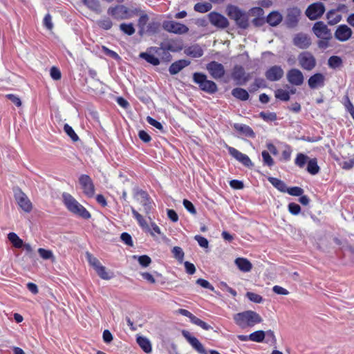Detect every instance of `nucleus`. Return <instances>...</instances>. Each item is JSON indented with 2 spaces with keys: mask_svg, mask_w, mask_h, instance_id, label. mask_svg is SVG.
<instances>
[{
  "mask_svg": "<svg viewBox=\"0 0 354 354\" xmlns=\"http://www.w3.org/2000/svg\"><path fill=\"white\" fill-rule=\"evenodd\" d=\"M233 319L235 324L242 329L253 327L254 325L263 322L260 315L253 310H245L234 314Z\"/></svg>",
  "mask_w": 354,
  "mask_h": 354,
  "instance_id": "1",
  "label": "nucleus"
},
{
  "mask_svg": "<svg viewBox=\"0 0 354 354\" xmlns=\"http://www.w3.org/2000/svg\"><path fill=\"white\" fill-rule=\"evenodd\" d=\"M62 199L64 204L70 212L84 219L91 218V215L88 211L70 194L64 192Z\"/></svg>",
  "mask_w": 354,
  "mask_h": 354,
  "instance_id": "2",
  "label": "nucleus"
},
{
  "mask_svg": "<svg viewBox=\"0 0 354 354\" xmlns=\"http://www.w3.org/2000/svg\"><path fill=\"white\" fill-rule=\"evenodd\" d=\"M227 16L235 21L236 25L241 29L245 30L249 27L248 14L234 5H228L226 8Z\"/></svg>",
  "mask_w": 354,
  "mask_h": 354,
  "instance_id": "3",
  "label": "nucleus"
},
{
  "mask_svg": "<svg viewBox=\"0 0 354 354\" xmlns=\"http://www.w3.org/2000/svg\"><path fill=\"white\" fill-rule=\"evenodd\" d=\"M193 81L197 84L200 89L207 93L214 94L218 91L216 84L207 80V75L202 73L196 72L193 74Z\"/></svg>",
  "mask_w": 354,
  "mask_h": 354,
  "instance_id": "4",
  "label": "nucleus"
},
{
  "mask_svg": "<svg viewBox=\"0 0 354 354\" xmlns=\"http://www.w3.org/2000/svg\"><path fill=\"white\" fill-rule=\"evenodd\" d=\"M14 198L18 205L25 212L29 213L32 211V205L26 194L18 187L13 188Z\"/></svg>",
  "mask_w": 354,
  "mask_h": 354,
  "instance_id": "5",
  "label": "nucleus"
},
{
  "mask_svg": "<svg viewBox=\"0 0 354 354\" xmlns=\"http://www.w3.org/2000/svg\"><path fill=\"white\" fill-rule=\"evenodd\" d=\"M297 59L299 66L306 71H310L316 66V59L309 51L300 53Z\"/></svg>",
  "mask_w": 354,
  "mask_h": 354,
  "instance_id": "6",
  "label": "nucleus"
},
{
  "mask_svg": "<svg viewBox=\"0 0 354 354\" xmlns=\"http://www.w3.org/2000/svg\"><path fill=\"white\" fill-rule=\"evenodd\" d=\"M325 10V6L323 3L315 2L307 7L305 15L310 20H317L322 17Z\"/></svg>",
  "mask_w": 354,
  "mask_h": 354,
  "instance_id": "7",
  "label": "nucleus"
},
{
  "mask_svg": "<svg viewBox=\"0 0 354 354\" xmlns=\"http://www.w3.org/2000/svg\"><path fill=\"white\" fill-rule=\"evenodd\" d=\"M162 28L167 32L176 35L185 34L189 31L187 26L175 21H164L162 22Z\"/></svg>",
  "mask_w": 354,
  "mask_h": 354,
  "instance_id": "8",
  "label": "nucleus"
},
{
  "mask_svg": "<svg viewBox=\"0 0 354 354\" xmlns=\"http://www.w3.org/2000/svg\"><path fill=\"white\" fill-rule=\"evenodd\" d=\"M107 14L117 20L129 19V8L124 5L118 4L111 6L107 10Z\"/></svg>",
  "mask_w": 354,
  "mask_h": 354,
  "instance_id": "9",
  "label": "nucleus"
},
{
  "mask_svg": "<svg viewBox=\"0 0 354 354\" xmlns=\"http://www.w3.org/2000/svg\"><path fill=\"white\" fill-rule=\"evenodd\" d=\"M301 11L298 7H292L287 9L285 24L288 28H295L299 23Z\"/></svg>",
  "mask_w": 354,
  "mask_h": 354,
  "instance_id": "10",
  "label": "nucleus"
},
{
  "mask_svg": "<svg viewBox=\"0 0 354 354\" xmlns=\"http://www.w3.org/2000/svg\"><path fill=\"white\" fill-rule=\"evenodd\" d=\"M232 77L237 85H244L249 81L250 76L246 73L243 67L240 65H235L232 73Z\"/></svg>",
  "mask_w": 354,
  "mask_h": 354,
  "instance_id": "11",
  "label": "nucleus"
},
{
  "mask_svg": "<svg viewBox=\"0 0 354 354\" xmlns=\"http://www.w3.org/2000/svg\"><path fill=\"white\" fill-rule=\"evenodd\" d=\"M313 32L319 39H332V33L323 21H319L314 24L312 28Z\"/></svg>",
  "mask_w": 354,
  "mask_h": 354,
  "instance_id": "12",
  "label": "nucleus"
},
{
  "mask_svg": "<svg viewBox=\"0 0 354 354\" xmlns=\"http://www.w3.org/2000/svg\"><path fill=\"white\" fill-rule=\"evenodd\" d=\"M206 69L210 75L216 80L223 77L225 73L223 65L216 61H212L208 63L206 66Z\"/></svg>",
  "mask_w": 354,
  "mask_h": 354,
  "instance_id": "13",
  "label": "nucleus"
},
{
  "mask_svg": "<svg viewBox=\"0 0 354 354\" xmlns=\"http://www.w3.org/2000/svg\"><path fill=\"white\" fill-rule=\"evenodd\" d=\"M79 183L83 189V192L88 197H93L95 193L93 183L89 176L82 174L79 178Z\"/></svg>",
  "mask_w": 354,
  "mask_h": 354,
  "instance_id": "14",
  "label": "nucleus"
},
{
  "mask_svg": "<svg viewBox=\"0 0 354 354\" xmlns=\"http://www.w3.org/2000/svg\"><path fill=\"white\" fill-rule=\"evenodd\" d=\"M292 44L300 49H307L311 45L312 41L307 34L299 32L293 37Z\"/></svg>",
  "mask_w": 354,
  "mask_h": 354,
  "instance_id": "15",
  "label": "nucleus"
},
{
  "mask_svg": "<svg viewBox=\"0 0 354 354\" xmlns=\"http://www.w3.org/2000/svg\"><path fill=\"white\" fill-rule=\"evenodd\" d=\"M288 82L294 86H301L304 83V77L302 72L297 68H291L286 73Z\"/></svg>",
  "mask_w": 354,
  "mask_h": 354,
  "instance_id": "16",
  "label": "nucleus"
},
{
  "mask_svg": "<svg viewBox=\"0 0 354 354\" xmlns=\"http://www.w3.org/2000/svg\"><path fill=\"white\" fill-rule=\"evenodd\" d=\"M352 35L351 28L345 24L338 26L334 33L335 39L342 42L348 41Z\"/></svg>",
  "mask_w": 354,
  "mask_h": 354,
  "instance_id": "17",
  "label": "nucleus"
},
{
  "mask_svg": "<svg viewBox=\"0 0 354 354\" xmlns=\"http://www.w3.org/2000/svg\"><path fill=\"white\" fill-rule=\"evenodd\" d=\"M208 17L210 23L218 28H225L229 26L227 19L218 12H212L208 15Z\"/></svg>",
  "mask_w": 354,
  "mask_h": 354,
  "instance_id": "18",
  "label": "nucleus"
},
{
  "mask_svg": "<svg viewBox=\"0 0 354 354\" xmlns=\"http://www.w3.org/2000/svg\"><path fill=\"white\" fill-rule=\"evenodd\" d=\"M227 150L232 157L241 162L244 166L250 167L253 165L250 158L247 155L238 151L236 149L232 147H227Z\"/></svg>",
  "mask_w": 354,
  "mask_h": 354,
  "instance_id": "19",
  "label": "nucleus"
},
{
  "mask_svg": "<svg viewBox=\"0 0 354 354\" xmlns=\"http://www.w3.org/2000/svg\"><path fill=\"white\" fill-rule=\"evenodd\" d=\"M284 74V71L280 66H273L269 68L266 73L265 76L266 79L271 82L279 81Z\"/></svg>",
  "mask_w": 354,
  "mask_h": 354,
  "instance_id": "20",
  "label": "nucleus"
},
{
  "mask_svg": "<svg viewBox=\"0 0 354 354\" xmlns=\"http://www.w3.org/2000/svg\"><path fill=\"white\" fill-rule=\"evenodd\" d=\"M324 76L322 73H317L310 76L308 79V84L310 88L315 89L319 86H323L324 84Z\"/></svg>",
  "mask_w": 354,
  "mask_h": 354,
  "instance_id": "21",
  "label": "nucleus"
},
{
  "mask_svg": "<svg viewBox=\"0 0 354 354\" xmlns=\"http://www.w3.org/2000/svg\"><path fill=\"white\" fill-rule=\"evenodd\" d=\"M250 11L253 15L258 16L252 21L253 25L256 27H261L264 25V24L266 22V19L265 20V19L262 17L264 14L263 9L260 7H255L252 8Z\"/></svg>",
  "mask_w": 354,
  "mask_h": 354,
  "instance_id": "22",
  "label": "nucleus"
},
{
  "mask_svg": "<svg viewBox=\"0 0 354 354\" xmlns=\"http://www.w3.org/2000/svg\"><path fill=\"white\" fill-rule=\"evenodd\" d=\"M190 61L187 59H180L174 62L171 64L169 68V71L171 75H176L182 69L190 64Z\"/></svg>",
  "mask_w": 354,
  "mask_h": 354,
  "instance_id": "23",
  "label": "nucleus"
},
{
  "mask_svg": "<svg viewBox=\"0 0 354 354\" xmlns=\"http://www.w3.org/2000/svg\"><path fill=\"white\" fill-rule=\"evenodd\" d=\"M184 53L185 55L191 57L199 58L203 55L204 51L200 45L194 44L186 48Z\"/></svg>",
  "mask_w": 354,
  "mask_h": 354,
  "instance_id": "24",
  "label": "nucleus"
},
{
  "mask_svg": "<svg viewBox=\"0 0 354 354\" xmlns=\"http://www.w3.org/2000/svg\"><path fill=\"white\" fill-rule=\"evenodd\" d=\"M167 50V51H171V52H176L177 51L176 49H175L174 45L169 42H162L160 44L159 47H151L148 49L151 53H153L156 55H160V50Z\"/></svg>",
  "mask_w": 354,
  "mask_h": 354,
  "instance_id": "25",
  "label": "nucleus"
},
{
  "mask_svg": "<svg viewBox=\"0 0 354 354\" xmlns=\"http://www.w3.org/2000/svg\"><path fill=\"white\" fill-rule=\"evenodd\" d=\"M283 19L282 15L278 11L271 12L266 18V22L271 26H278Z\"/></svg>",
  "mask_w": 354,
  "mask_h": 354,
  "instance_id": "26",
  "label": "nucleus"
},
{
  "mask_svg": "<svg viewBox=\"0 0 354 354\" xmlns=\"http://www.w3.org/2000/svg\"><path fill=\"white\" fill-rule=\"evenodd\" d=\"M82 1L89 10L96 14L102 12V7L99 0H82Z\"/></svg>",
  "mask_w": 354,
  "mask_h": 354,
  "instance_id": "27",
  "label": "nucleus"
},
{
  "mask_svg": "<svg viewBox=\"0 0 354 354\" xmlns=\"http://www.w3.org/2000/svg\"><path fill=\"white\" fill-rule=\"evenodd\" d=\"M233 127L236 130L242 133L245 136H248L249 138H254L255 136V133L252 129V128H250L249 126L246 124L235 123Z\"/></svg>",
  "mask_w": 354,
  "mask_h": 354,
  "instance_id": "28",
  "label": "nucleus"
},
{
  "mask_svg": "<svg viewBox=\"0 0 354 354\" xmlns=\"http://www.w3.org/2000/svg\"><path fill=\"white\" fill-rule=\"evenodd\" d=\"M235 263L239 269L243 272H249L252 268V263L245 258L236 259Z\"/></svg>",
  "mask_w": 354,
  "mask_h": 354,
  "instance_id": "29",
  "label": "nucleus"
},
{
  "mask_svg": "<svg viewBox=\"0 0 354 354\" xmlns=\"http://www.w3.org/2000/svg\"><path fill=\"white\" fill-rule=\"evenodd\" d=\"M328 24L330 26L338 24L342 20V15L337 13L335 10H330L326 14Z\"/></svg>",
  "mask_w": 354,
  "mask_h": 354,
  "instance_id": "30",
  "label": "nucleus"
},
{
  "mask_svg": "<svg viewBox=\"0 0 354 354\" xmlns=\"http://www.w3.org/2000/svg\"><path fill=\"white\" fill-rule=\"evenodd\" d=\"M136 342L145 353H149L151 351V344L147 337L138 336L136 339Z\"/></svg>",
  "mask_w": 354,
  "mask_h": 354,
  "instance_id": "31",
  "label": "nucleus"
},
{
  "mask_svg": "<svg viewBox=\"0 0 354 354\" xmlns=\"http://www.w3.org/2000/svg\"><path fill=\"white\" fill-rule=\"evenodd\" d=\"M148 52L141 53L140 54V57L144 59L148 63L152 64L153 66H158L160 64V60L158 57L154 56V53H151L149 50Z\"/></svg>",
  "mask_w": 354,
  "mask_h": 354,
  "instance_id": "32",
  "label": "nucleus"
},
{
  "mask_svg": "<svg viewBox=\"0 0 354 354\" xmlns=\"http://www.w3.org/2000/svg\"><path fill=\"white\" fill-rule=\"evenodd\" d=\"M232 95L236 99L242 101H245L249 98V94L248 91L242 88H235L232 91Z\"/></svg>",
  "mask_w": 354,
  "mask_h": 354,
  "instance_id": "33",
  "label": "nucleus"
},
{
  "mask_svg": "<svg viewBox=\"0 0 354 354\" xmlns=\"http://www.w3.org/2000/svg\"><path fill=\"white\" fill-rule=\"evenodd\" d=\"M268 180L279 191L283 193L286 192L288 187L283 181L274 177H269Z\"/></svg>",
  "mask_w": 354,
  "mask_h": 354,
  "instance_id": "34",
  "label": "nucleus"
},
{
  "mask_svg": "<svg viewBox=\"0 0 354 354\" xmlns=\"http://www.w3.org/2000/svg\"><path fill=\"white\" fill-rule=\"evenodd\" d=\"M8 239L12 246L16 248H21L24 245L23 240L15 232H10L8 234Z\"/></svg>",
  "mask_w": 354,
  "mask_h": 354,
  "instance_id": "35",
  "label": "nucleus"
},
{
  "mask_svg": "<svg viewBox=\"0 0 354 354\" xmlns=\"http://www.w3.org/2000/svg\"><path fill=\"white\" fill-rule=\"evenodd\" d=\"M97 25L102 29L108 30H110L113 24L111 19L109 17H103L100 19L96 21Z\"/></svg>",
  "mask_w": 354,
  "mask_h": 354,
  "instance_id": "36",
  "label": "nucleus"
},
{
  "mask_svg": "<svg viewBox=\"0 0 354 354\" xmlns=\"http://www.w3.org/2000/svg\"><path fill=\"white\" fill-rule=\"evenodd\" d=\"M189 343L200 354H207V352L204 348V346L196 337L189 338Z\"/></svg>",
  "mask_w": 354,
  "mask_h": 354,
  "instance_id": "37",
  "label": "nucleus"
},
{
  "mask_svg": "<svg viewBox=\"0 0 354 354\" xmlns=\"http://www.w3.org/2000/svg\"><path fill=\"white\" fill-rule=\"evenodd\" d=\"M319 169L316 158H312L308 160L307 165V171L308 173L312 175H315L319 171Z\"/></svg>",
  "mask_w": 354,
  "mask_h": 354,
  "instance_id": "38",
  "label": "nucleus"
},
{
  "mask_svg": "<svg viewBox=\"0 0 354 354\" xmlns=\"http://www.w3.org/2000/svg\"><path fill=\"white\" fill-rule=\"evenodd\" d=\"M250 341L255 342H262L266 338V333L263 330H257L248 335Z\"/></svg>",
  "mask_w": 354,
  "mask_h": 354,
  "instance_id": "39",
  "label": "nucleus"
},
{
  "mask_svg": "<svg viewBox=\"0 0 354 354\" xmlns=\"http://www.w3.org/2000/svg\"><path fill=\"white\" fill-rule=\"evenodd\" d=\"M120 30L125 35L128 36L133 35L135 32V28L133 26V24L132 23H122L120 25Z\"/></svg>",
  "mask_w": 354,
  "mask_h": 354,
  "instance_id": "40",
  "label": "nucleus"
},
{
  "mask_svg": "<svg viewBox=\"0 0 354 354\" xmlns=\"http://www.w3.org/2000/svg\"><path fill=\"white\" fill-rule=\"evenodd\" d=\"M328 65L330 68L335 69L342 65V59L340 57L333 55L328 60Z\"/></svg>",
  "mask_w": 354,
  "mask_h": 354,
  "instance_id": "41",
  "label": "nucleus"
},
{
  "mask_svg": "<svg viewBox=\"0 0 354 354\" xmlns=\"http://www.w3.org/2000/svg\"><path fill=\"white\" fill-rule=\"evenodd\" d=\"M212 6L210 3H197L194 5V10L201 13H205L209 11Z\"/></svg>",
  "mask_w": 354,
  "mask_h": 354,
  "instance_id": "42",
  "label": "nucleus"
},
{
  "mask_svg": "<svg viewBox=\"0 0 354 354\" xmlns=\"http://www.w3.org/2000/svg\"><path fill=\"white\" fill-rule=\"evenodd\" d=\"M97 275L102 279L109 280L112 278V273H109L106 271V268L101 265L95 270Z\"/></svg>",
  "mask_w": 354,
  "mask_h": 354,
  "instance_id": "43",
  "label": "nucleus"
},
{
  "mask_svg": "<svg viewBox=\"0 0 354 354\" xmlns=\"http://www.w3.org/2000/svg\"><path fill=\"white\" fill-rule=\"evenodd\" d=\"M192 319H191V322L192 324H196L206 330L212 329V327L210 325H209L206 322H203L201 319L198 318L195 315H194V317H192Z\"/></svg>",
  "mask_w": 354,
  "mask_h": 354,
  "instance_id": "44",
  "label": "nucleus"
},
{
  "mask_svg": "<svg viewBox=\"0 0 354 354\" xmlns=\"http://www.w3.org/2000/svg\"><path fill=\"white\" fill-rule=\"evenodd\" d=\"M275 97L286 102L290 100V93L287 91L279 88L275 91Z\"/></svg>",
  "mask_w": 354,
  "mask_h": 354,
  "instance_id": "45",
  "label": "nucleus"
},
{
  "mask_svg": "<svg viewBox=\"0 0 354 354\" xmlns=\"http://www.w3.org/2000/svg\"><path fill=\"white\" fill-rule=\"evenodd\" d=\"M38 253L39 256L44 260L52 259L54 261L55 257L51 250H46L44 248H39Z\"/></svg>",
  "mask_w": 354,
  "mask_h": 354,
  "instance_id": "46",
  "label": "nucleus"
},
{
  "mask_svg": "<svg viewBox=\"0 0 354 354\" xmlns=\"http://www.w3.org/2000/svg\"><path fill=\"white\" fill-rule=\"evenodd\" d=\"M131 212H132V214L133 215V216L135 217V218L137 220V221L138 222L139 225L143 227V228H145V227H147L148 228V224L146 222V221L144 219L143 216L139 214L134 208L131 207Z\"/></svg>",
  "mask_w": 354,
  "mask_h": 354,
  "instance_id": "47",
  "label": "nucleus"
},
{
  "mask_svg": "<svg viewBox=\"0 0 354 354\" xmlns=\"http://www.w3.org/2000/svg\"><path fill=\"white\" fill-rule=\"evenodd\" d=\"M64 130L73 142H77L79 140L78 136L75 133L73 128L68 124H64Z\"/></svg>",
  "mask_w": 354,
  "mask_h": 354,
  "instance_id": "48",
  "label": "nucleus"
},
{
  "mask_svg": "<svg viewBox=\"0 0 354 354\" xmlns=\"http://www.w3.org/2000/svg\"><path fill=\"white\" fill-rule=\"evenodd\" d=\"M133 258L138 259L140 265L144 268L148 267L151 263V258L147 255L133 256Z\"/></svg>",
  "mask_w": 354,
  "mask_h": 354,
  "instance_id": "49",
  "label": "nucleus"
},
{
  "mask_svg": "<svg viewBox=\"0 0 354 354\" xmlns=\"http://www.w3.org/2000/svg\"><path fill=\"white\" fill-rule=\"evenodd\" d=\"M308 160V157L304 153H298L295 160V163L300 168H303Z\"/></svg>",
  "mask_w": 354,
  "mask_h": 354,
  "instance_id": "50",
  "label": "nucleus"
},
{
  "mask_svg": "<svg viewBox=\"0 0 354 354\" xmlns=\"http://www.w3.org/2000/svg\"><path fill=\"white\" fill-rule=\"evenodd\" d=\"M86 257L89 264L95 269V270L100 266L102 264L99 261V260L93 257L91 253L86 252Z\"/></svg>",
  "mask_w": 354,
  "mask_h": 354,
  "instance_id": "51",
  "label": "nucleus"
},
{
  "mask_svg": "<svg viewBox=\"0 0 354 354\" xmlns=\"http://www.w3.org/2000/svg\"><path fill=\"white\" fill-rule=\"evenodd\" d=\"M171 252L175 259L178 261L182 262L184 258V252L180 247L175 246L173 248Z\"/></svg>",
  "mask_w": 354,
  "mask_h": 354,
  "instance_id": "52",
  "label": "nucleus"
},
{
  "mask_svg": "<svg viewBox=\"0 0 354 354\" xmlns=\"http://www.w3.org/2000/svg\"><path fill=\"white\" fill-rule=\"evenodd\" d=\"M261 155L263 158V162L265 165H267L268 167H272L274 165V160L267 151H263Z\"/></svg>",
  "mask_w": 354,
  "mask_h": 354,
  "instance_id": "53",
  "label": "nucleus"
},
{
  "mask_svg": "<svg viewBox=\"0 0 354 354\" xmlns=\"http://www.w3.org/2000/svg\"><path fill=\"white\" fill-rule=\"evenodd\" d=\"M160 24L158 22L152 21L147 25L146 32L154 35L158 32Z\"/></svg>",
  "mask_w": 354,
  "mask_h": 354,
  "instance_id": "54",
  "label": "nucleus"
},
{
  "mask_svg": "<svg viewBox=\"0 0 354 354\" xmlns=\"http://www.w3.org/2000/svg\"><path fill=\"white\" fill-rule=\"evenodd\" d=\"M266 333V343L270 344L271 345L275 346L277 343V339L274 335V331L271 330H268L267 331H265Z\"/></svg>",
  "mask_w": 354,
  "mask_h": 354,
  "instance_id": "55",
  "label": "nucleus"
},
{
  "mask_svg": "<svg viewBox=\"0 0 354 354\" xmlns=\"http://www.w3.org/2000/svg\"><path fill=\"white\" fill-rule=\"evenodd\" d=\"M286 192L291 196H300L304 193V189L299 187H292L287 188Z\"/></svg>",
  "mask_w": 354,
  "mask_h": 354,
  "instance_id": "56",
  "label": "nucleus"
},
{
  "mask_svg": "<svg viewBox=\"0 0 354 354\" xmlns=\"http://www.w3.org/2000/svg\"><path fill=\"white\" fill-rule=\"evenodd\" d=\"M246 297L252 302L256 304H260L263 301V297L256 293L248 292L246 293Z\"/></svg>",
  "mask_w": 354,
  "mask_h": 354,
  "instance_id": "57",
  "label": "nucleus"
},
{
  "mask_svg": "<svg viewBox=\"0 0 354 354\" xmlns=\"http://www.w3.org/2000/svg\"><path fill=\"white\" fill-rule=\"evenodd\" d=\"M259 115L266 121H274L277 120V114L274 112H261Z\"/></svg>",
  "mask_w": 354,
  "mask_h": 354,
  "instance_id": "58",
  "label": "nucleus"
},
{
  "mask_svg": "<svg viewBox=\"0 0 354 354\" xmlns=\"http://www.w3.org/2000/svg\"><path fill=\"white\" fill-rule=\"evenodd\" d=\"M147 121L151 126H153L155 128L159 129L162 132H165L163 126H162V124L160 122L157 121L156 120L153 119V118H151L150 116H147Z\"/></svg>",
  "mask_w": 354,
  "mask_h": 354,
  "instance_id": "59",
  "label": "nucleus"
},
{
  "mask_svg": "<svg viewBox=\"0 0 354 354\" xmlns=\"http://www.w3.org/2000/svg\"><path fill=\"white\" fill-rule=\"evenodd\" d=\"M196 283L204 288L208 289L212 292H215L214 288L210 284V283L208 281L205 279H198L196 280Z\"/></svg>",
  "mask_w": 354,
  "mask_h": 354,
  "instance_id": "60",
  "label": "nucleus"
},
{
  "mask_svg": "<svg viewBox=\"0 0 354 354\" xmlns=\"http://www.w3.org/2000/svg\"><path fill=\"white\" fill-rule=\"evenodd\" d=\"M121 240L128 246H133V240L131 236L127 232H123L120 235Z\"/></svg>",
  "mask_w": 354,
  "mask_h": 354,
  "instance_id": "61",
  "label": "nucleus"
},
{
  "mask_svg": "<svg viewBox=\"0 0 354 354\" xmlns=\"http://www.w3.org/2000/svg\"><path fill=\"white\" fill-rule=\"evenodd\" d=\"M183 204L185 208L189 212H190L192 214H196V208H195V207L194 206L193 203L191 201H188L187 199H184L183 202Z\"/></svg>",
  "mask_w": 354,
  "mask_h": 354,
  "instance_id": "62",
  "label": "nucleus"
},
{
  "mask_svg": "<svg viewBox=\"0 0 354 354\" xmlns=\"http://www.w3.org/2000/svg\"><path fill=\"white\" fill-rule=\"evenodd\" d=\"M288 210L293 215H297L301 211L299 205L295 203H290L288 205Z\"/></svg>",
  "mask_w": 354,
  "mask_h": 354,
  "instance_id": "63",
  "label": "nucleus"
},
{
  "mask_svg": "<svg viewBox=\"0 0 354 354\" xmlns=\"http://www.w3.org/2000/svg\"><path fill=\"white\" fill-rule=\"evenodd\" d=\"M50 74L51 77L55 80H59L62 77V74L60 71L55 66H53L50 68Z\"/></svg>",
  "mask_w": 354,
  "mask_h": 354,
  "instance_id": "64",
  "label": "nucleus"
}]
</instances>
